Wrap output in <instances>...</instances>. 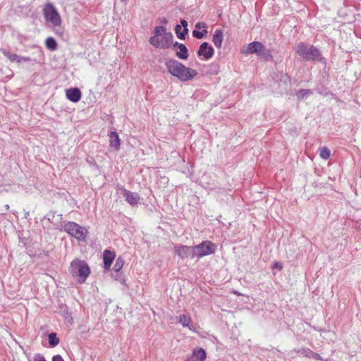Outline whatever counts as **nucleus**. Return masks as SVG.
Returning a JSON list of instances; mask_svg holds the SVG:
<instances>
[{
    "label": "nucleus",
    "instance_id": "obj_12",
    "mask_svg": "<svg viewBox=\"0 0 361 361\" xmlns=\"http://www.w3.org/2000/svg\"><path fill=\"white\" fill-rule=\"evenodd\" d=\"M116 257V252L105 250L103 252L104 268L109 270Z\"/></svg>",
    "mask_w": 361,
    "mask_h": 361
},
{
    "label": "nucleus",
    "instance_id": "obj_32",
    "mask_svg": "<svg viewBox=\"0 0 361 361\" xmlns=\"http://www.w3.org/2000/svg\"><path fill=\"white\" fill-rule=\"evenodd\" d=\"M273 268L279 269V270H281V269H282L283 266L280 262H276L274 264Z\"/></svg>",
    "mask_w": 361,
    "mask_h": 361
},
{
    "label": "nucleus",
    "instance_id": "obj_11",
    "mask_svg": "<svg viewBox=\"0 0 361 361\" xmlns=\"http://www.w3.org/2000/svg\"><path fill=\"white\" fill-rule=\"evenodd\" d=\"M187 27L188 22L184 19L180 20V25H176L175 32L179 39H184L185 38V36L188 32Z\"/></svg>",
    "mask_w": 361,
    "mask_h": 361
},
{
    "label": "nucleus",
    "instance_id": "obj_36",
    "mask_svg": "<svg viewBox=\"0 0 361 361\" xmlns=\"http://www.w3.org/2000/svg\"><path fill=\"white\" fill-rule=\"evenodd\" d=\"M35 361H46L43 357H39Z\"/></svg>",
    "mask_w": 361,
    "mask_h": 361
},
{
    "label": "nucleus",
    "instance_id": "obj_21",
    "mask_svg": "<svg viewBox=\"0 0 361 361\" xmlns=\"http://www.w3.org/2000/svg\"><path fill=\"white\" fill-rule=\"evenodd\" d=\"M178 49L179 51H176V56L178 59L185 60L188 58V49L185 44H183Z\"/></svg>",
    "mask_w": 361,
    "mask_h": 361
},
{
    "label": "nucleus",
    "instance_id": "obj_24",
    "mask_svg": "<svg viewBox=\"0 0 361 361\" xmlns=\"http://www.w3.org/2000/svg\"><path fill=\"white\" fill-rule=\"evenodd\" d=\"M49 343L51 346L54 347L59 343V339L57 338L55 333H51L48 336Z\"/></svg>",
    "mask_w": 361,
    "mask_h": 361
},
{
    "label": "nucleus",
    "instance_id": "obj_27",
    "mask_svg": "<svg viewBox=\"0 0 361 361\" xmlns=\"http://www.w3.org/2000/svg\"><path fill=\"white\" fill-rule=\"evenodd\" d=\"M207 33V30H203L202 32L195 30L192 31V36L197 39H202L205 34Z\"/></svg>",
    "mask_w": 361,
    "mask_h": 361
},
{
    "label": "nucleus",
    "instance_id": "obj_20",
    "mask_svg": "<svg viewBox=\"0 0 361 361\" xmlns=\"http://www.w3.org/2000/svg\"><path fill=\"white\" fill-rule=\"evenodd\" d=\"M257 56H260L266 61H270L273 59L271 50L267 49L263 44L262 49H260L259 51L258 52Z\"/></svg>",
    "mask_w": 361,
    "mask_h": 361
},
{
    "label": "nucleus",
    "instance_id": "obj_28",
    "mask_svg": "<svg viewBox=\"0 0 361 361\" xmlns=\"http://www.w3.org/2000/svg\"><path fill=\"white\" fill-rule=\"evenodd\" d=\"M166 31V27L164 26H157L154 28V36H157V37H159L160 35H161V32H165Z\"/></svg>",
    "mask_w": 361,
    "mask_h": 361
},
{
    "label": "nucleus",
    "instance_id": "obj_17",
    "mask_svg": "<svg viewBox=\"0 0 361 361\" xmlns=\"http://www.w3.org/2000/svg\"><path fill=\"white\" fill-rule=\"evenodd\" d=\"M179 322L183 327H187L190 330L195 331V329L192 324V319L190 316L182 314L179 317Z\"/></svg>",
    "mask_w": 361,
    "mask_h": 361
},
{
    "label": "nucleus",
    "instance_id": "obj_30",
    "mask_svg": "<svg viewBox=\"0 0 361 361\" xmlns=\"http://www.w3.org/2000/svg\"><path fill=\"white\" fill-rule=\"evenodd\" d=\"M207 27V24L203 22H198L195 24V28L197 30H200L202 28H203V30H206Z\"/></svg>",
    "mask_w": 361,
    "mask_h": 361
},
{
    "label": "nucleus",
    "instance_id": "obj_15",
    "mask_svg": "<svg viewBox=\"0 0 361 361\" xmlns=\"http://www.w3.org/2000/svg\"><path fill=\"white\" fill-rule=\"evenodd\" d=\"M174 252L176 255H178L182 259H184L190 255H192V247L187 245L176 246L174 248Z\"/></svg>",
    "mask_w": 361,
    "mask_h": 361
},
{
    "label": "nucleus",
    "instance_id": "obj_1",
    "mask_svg": "<svg viewBox=\"0 0 361 361\" xmlns=\"http://www.w3.org/2000/svg\"><path fill=\"white\" fill-rule=\"evenodd\" d=\"M165 66L170 74L182 82L190 80L197 75L196 70L188 68L178 60L172 58L165 60Z\"/></svg>",
    "mask_w": 361,
    "mask_h": 361
},
{
    "label": "nucleus",
    "instance_id": "obj_14",
    "mask_svg": "<svg viewBox=\"0 0 361 361\" xmlns=\"http://www.w3.org/2000/svg\"><path fill=\"white\" fill-rule=\"evenodd\" d=\"M262 47V43L260 42L255 41L251 43H250L247 48L242 51V52L245 54H256L257 55L258 52L259 51L260 49Z\"/></svg>",
    "mask_w": 361,
    "mask_h": 361
},
{
    "label": "nucleus",
    "instance_id": "obj_13",
    "mask_svg": "<svg viewBox=\"0 0 361 361\" xmlns=\"http://www.w3.org/2000/svg\"><path fill=\"white\" fill-rule=\"evenodd\" d=\"M66 97L72 102H78L81 99V92L78 87L70 88L66 90Z\"/></svg>",
    "mask_w": 361,
    "mask_h": 361
},
{
    "label": "nucleus",
    "instance_id": "obj_26",
    "mask_svg": "<svg viewBox=\"0 0 361 361\" xmlns=\"http://www.w3.org/2000/svg\"><path fill=\"white\" fill-rule=\"evenodd\" d=\"M319 155L322 159H328L330 157L331 152L327 147H323L320 149Z\"/></svg>",
    "mask_w": 361,
    "mask_h": 361
},
{
    "label": "nucleus",
    "instance_id": "obj_35",
    "mask_svg": "<svg viewBox=\"0 0 361 361\" xmlns=\"http://www.w3.org/2000/svg\"><path fill=\"white\" fill-rule=\"evenodd\" d=\"M161 23H163V24H166L168 23V20L166 18H163L161 20Z\"/></svg>",
    "mask_w": 361,
    "mask_h": 361
},
{
    "label": "nucleus",
    "instance_id": "obj_5",
    "mask_svg": "<svg viewBox=\"0 0 361 361\" xmlns=\"http://www.w3.org/2000/svg\"><path fill=\"white\" fill-rule=\"evenodd\" d=\"M216 245L211 241H203L200 245L192 247L191 258H201L204 256L214 253Z\"/></svg>",
    "mask_w": 361,
    "mask_h": 361
},
{
    "label": "nucleus",
    "instance_id": "obj_2",
    "mask_svg": "<svg viewBox=\"0 0 361 361\" xmlns=\"http://www.w3.org/2000/svg\"><path fill=\"white\" fill-rule=\"evenodd\" d=\"M294 51L305 61L326 63V59L322 56L321 51L314 45L300 42L295 46Z\"/></svg>",
    "mask_w": 361,
    "mask_h": 361
},
{
    "label": "nucleus",
    "instance_id": "obj_18",
    "mask_svg": "<svg viewBox=\"0 0 361 361\" xmlns=\"http://www.w3.org/2000/svg\"><path fill=\"white\" fill-rule=\"evenodd\" d=\"M206 358L207 353L203 348H200L193 350L192 354V361H205Z\"/></svg>",
    "mask_w": 361,
    "mask_h": 361
},
{
    "label": "nucleus",
    "instance_id": "obj_10",
    "mask_svg": "<svg viewBox=\"0 0 361 361\" xmlns=\"http://www.w3.org/2000/svg\"><path fill=\"white\" fill-rule=\"evenodd\" d=\"M2 54L11 62H16L17 63H20L22 62H29L31 61V59L30 57L20 56L16 54L11 53L10 51H8L6 50H3Z\"/></svg>",
    "mask_w": 361,
    "mask_h": 361
},
{
    "label": "nucleus",
    "instance_id": "obj_3",
    "mask_svg": "<svg viewBox=\"0 0 361 361\" xmlns=\"http://www.w3.org/2000/svg\"><path fill=\"white\" fill-rule=\"evenodd\" d=\"M70 273L73 277L78 278L79 283H83L90 274V269L88 264L84 261L75 259L71 263Z\"/></svg>",
    "mask_w": 361,
    "mask_h": 361
},
{
    "label": "nucleus",
    "instance_id": "obj_16",
    "mask_svg": "<svg viewBox=\"0 0 361 361\" xmlns=\"http://www.w3.org/2000/svg\"><path fill=\"white\" fill-rule=\"evenodd\" d=\"M109 137L110 146L116 150H118L120 149L121 142L118 133L116 132L111 131L110 132Z\"/></svg>",
    "mask_w": 361,
    "mask_h": 361
},
{
    "label": "nucleus",
    "instance_id": "obj_31",
    "mask_svg": "<svg viewBox=\"0 0 361 361\" xmlns=\"http://www.w3.org/2000/svg\"><path fill=\"white\" fill-rule=\"evenodd\" d=\"M87 162L90 165V166H98L97 164V162L96 161L94 160V159L92 157H88L86 159Z\"/></svg>",
    "mask_w": 361,
    "mask_h": 361
},
{
    "label": "nucleus",
    "instance_id": "obj_6",
    "mask_svg": "<svg viewBox=\"0 0 361 361\" xmlns=\"http://www.w3.org/2000/svg\"><path fill=\"white\" fill-rule=\"evenodd\" d=\"M173 36L171 32H166L163 33L161 37L152 36L149 42L150 44L159 49H167L173 44Z\"/></svg>",
    "mask_w": 361,
    "mask_h": 361
},
{
    "label": "nucleus",
    "instance_id": "obj_4",
    "mask_svg": "<svg viewBox=\"0 0 361 361\" xmlns=\"http://www.w3.org/2000/svg\"><path fill=\"white\" fill-rule=\"evenodd\" d=\"M64 231L78 241H85L88 231L84 226H80L75 222H68L63 226Z\"/></svg>",
    "mask_w": 361,
    "mask_h": 361
},
{
    "label": "nucleus",
    "instance_id": "obj_29",
    "mask_svg": "<svg viewBox=\"0 0 361 361\" xmlns=\"http://www.w3.org/2000/svg\"><path fill=\"white\" fill-rule=\"evenodd\" d=\"M311 93L312 92L310 90L301 89L299 90V92L298 93V97L300 99H303V98L309 96Z\"/></svg>",
    "mask_w": 361,
    "mask_h": 361
},
{
    "label": "nucleus",
    "instance_id": "obj_7",
    "mask_svg": "<svg viewBox=\"0 0 361 361\" xmlns=\"http://www.w3.org/2000/svg\"><path fill=\"white\" fill-rule=\"evenodd\" d=\"M43 13L45 20L51 23L53 26L57 27L61 24V16L53 4L50 3L46 4Z\"/></svg>",
    "mask_w": 361,
    "mask_h": 361
},
{
    "label": "nucleus",
    "instance_id": "obj_8",
    "mask_svg": "<svg viewBox=\"0 0 361 361\" xmlns=\"http://www.w3.org/2000/svg\"><path fill=\"white\" fill-rule=\"evenodd\" d=\"M120 194L125 197L126 201L133 207L137 206L140 204V197L136 192H130L126 189H119Z\"/></svg>",
    "mask_w": 361,
    "mask_h": 361
},
{
    "label": "nucleus",
    "instance_id": "obj_34",
    "mask_svg": "<svg viewBox=\"0 0 361 361\" xmlns=\"http://www.w3.org/2000/svg\"><path fill=\"white\" fill-rule=\"evenodd\" d=\"M183 44L176 42L173 44V49H178Z\"/></svg>",
    "mask_w": 361,
    "mask_h": 361
},
{
    "label": "nucleus",
    "instance_id": "obj_9",
    "mask_svg": "<svg viewBox=\"0 0 361 361\" xmlns=\"http://www.w3.org/2000/svg\"><path fill=\"white\" fill-rule=\"evenodd\" d=\"M214 52V51L212 47L210 46L208 42H204L200 46L197 54L198 56H202L204 59L209 60L213 56Z\"/></svg>",
    "mask_w": 361,
    "mask_h": 361
},
{
    "label": "nucleus",
    "instance_id": "obj_25",
    "mask_svg": "<svg viewBox=\"0 0 361 361\" xmlns=\"http://www.w3.org/2000/svg\"><path fill=\"white\" fill-rule=\"evenodd\" d=\"M124 260L121 257L116 259V262L114 265V269L115 271L118 272L123 267Z\"/></svg>",
    "mask_w": 361,
    "mask_h": 361
},
{
    "label": "nucleus",
    "instance_id": "obj_23",
    "mask_svg": "<svg viewBox=\"0 0 361 361\" xmlns=\"http://www.w3.org/2000/svg\"><path fill=\"white\" fill-rule=\"evenodd\" d=\"M45 45L47 48L51 51H54L57 49V42L54 37H49L45 40Z\"/></svg>",
    "mask_w": 361,
    "mask_h": 361
},
{
    "label": "nucleus",
    "instance_id": "obj_33",
    "mask_svg": "<svg viewBox=\"0 0 361 361\" xmlns=\"http://www.w3.org/2000/svg\"><path fill=\"white\" fill-rule=\"evenodd\" d=\"M52 361H63V358L60 355H55L52 358Z\"/></svg>",
    "mask_w": 361,
    "mask_h": 361
},
{
    "label": "nucleus",
    "instance_id": "obj_22",
    "mask_svg": "<svg viewBox=\"0 0 361 361\" xmlns=\"http://www.w3.org/2000/svg\"><path fill=\"white\" fill-rule=\"evenodd\" d=\"M302 353L305 356H306L307 357H312V358H313L314 360H322V357L319 355V354L313 352L312 350H311L309 348H303L302 350Z\"/></svg>",
    "mask_w": 361,
    "mask_h": 361
},
{
    "label": "nucleus",
    "instance_id": "obj_19",
    "mask_svg": "<svg viewBox=\"0 0 361 361\" xmlns=\"http://www.w3.org/2000/svg\"><path fill=\"white\" fill-rule=\"evenodd\" d=\"M223 39H224L223 31L220 29L216 30L213 35V38H212V42L214 44V45L216 46V47H217V48L221 47Z\"/></svg>",
    "mask_w": 361,
    "mask_h": 361
}]
</instances>
